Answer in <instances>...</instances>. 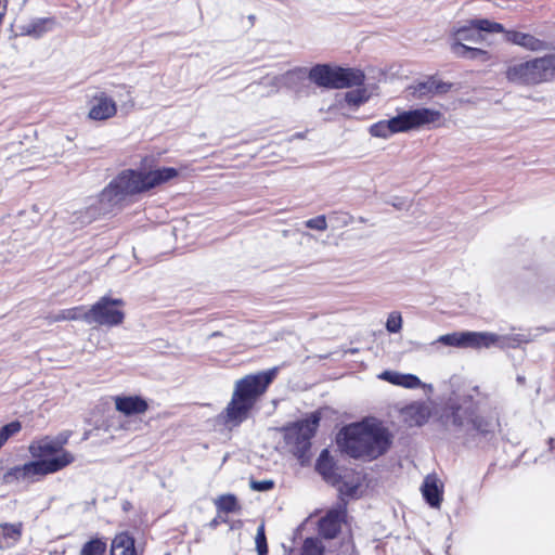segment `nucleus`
Instances as JSON below:
<instances>
[{"mask_svg": "<svg viewBox=\"0 0 555 555\" xmlns=\"http://www.w3.org/2000/svg\"><path fill=\"white\" fill-rule=\"evenodd\" d=\"M105 550L106 544L99 539H94L83 545L80 555H103Z\"/></svg>", "mask_w": 555, "mask_h": 555, "instance_id": "obj_31", "label": "nucleus"}, {"mask_svg": "<svg viewBox=\"0 0 555 555\" xmlns=\"http://www.w3.org/2000/svg\"><path fill=\"white\" fill-rule=\"evenodd\" d=\"M255 543H256V551H257L258 555H267L268 554V544H267V538H266L263 522L257 528Z\"/></svg>", "mask_w": 555, "mask_h": 555, "instance_id": "obj_34", "label": "nucleus"}, {"mask_svg": "<svg viewBox=\"0 0 555 555\" xmlns=\"http://www.w3.org/2000/svg\"><path fill=\"white\" fill-rule=\"evenodd\" d=\"M505 36L507 41L530 51H543L548 48L547 42L540 40L530 34L511 30L506 31Z\"/></svg>", "mask_w": 555, "mask_h": 555, "instance_id": "obj_20", "label": "nucleus"}, {"mask_svg": "<svg viewBox=\"0 0 555 555\" xmlns=\"http://www.w3.org/2000/svg\"><path fill=\"white\" fill-rule=\"evenodd\" d=\"M0 548H7L16 543L22 534V524H4L1 526Z\"/></svg>", "mask_w": 555, "mask_h": 555, "instance_id": "obj_25", "label": "nucleus"}, {"mask_svg": "<svg viewBox=\"0 0 555 555\" xmlns=\"http://www.w3.org/2000/svg\"><path fill=\"white\" fill-rule=\"evenodd\" d=\"M111 555H135L134 540L127 532H121L112 542Z\"/></svg>", "mask_w": 555, "mask_h": 555, "instance_id": "obj_23", "label": "nucleus"}, {"mask_svg": "<svg viewBox=\"0 0 555 555\" xmlns=\"http://www.w3.org/2000/svg\"><path fill=\"white\" fill-rule=\"evenodd\" d=\"M114 400L116 410L127 416L143 414L149 409L147 402L139 396H117Z\"/></svg>", "mask_w": 555, "mask_h": 555, "instance_id": "obj_16", "label": "nucleus"}, {"mask_svg": "<svg viewBox=\"0 0 555 555\" xmlns=\"http://www.w3.org/2000/svg\"><path fill=\"white\" fill-rule=\"evenodd\" d=\"M451 51L454 55H456L459 57L470 59V60L480 59L482 61L488 60L487 51L479 49V48L468 47L459 41H453L451 43Z\"/></svg>", "mask_w": 555, "mask_h": 555, "instance_id": "obj_24", "label": "nucleus"}, {"mask_svg": "<svg viewBox=\"0 0 555 555\" xmlns=\"http://www.w3.org/2000/svg\"><path fill=\"white\" fill-rule=\"evenodd\" d=\"M317 469L322 474L325 478H328L332 472V461L328 456V451L323 450L317 461Z\"/></svg>", "mask_w": 555, "mask_h": 555, "instance_id": "obj_33", "label": "nucleus"}, {"mask_svg": "<svg viewBox=\"0 0 555 555\" xmlns=\"http://www.w3.org/2000/svg\"><path fill=\"white\" fill-rule=\"evenodd\" d=\"M249 487L254 491L264 492V491H269V490L273 489L274 482H273V480H270V479L250 480Z\"/></svg>", "mask_w": 555, "mask_h": 555, "instance_id": "obj_38", "label": "nucleus"}, {"mask_svg": "<svg viewBox=\"0 0 555 555\" xmlns=\"http://www.w3.org/2000/svg\"><path fill=\"white\" fill-rule=\"evenodd\" d=\"M50 320L51 322L82 320L86 323H88L87 308L83 306H79L69 309H63L59 311L56 314L50 317Z\"/></svg>", "mask_w": 555, "mask_h": 555, "instance_id": "obj_26", "label": "nucleus"}, {"mask_svg": "<svg viewBox=\"0 0 555 555\" xmlns=\"http://www.w3.org/2000/svg\"><path fill=\"white\" fill-rule=\"evenodd\" d=\"M276 373L278 369L273 367L236 380L231 400L221 414L223 423L227 426L236 427L245 422Z\"/></svg>", "mask_w": 555, "mask_h": 555, "instance_id": "obj_2", "label": "nucleus"}, {"mask_svg": "<svg viewBox=\"0 0 555 555\" xmlns=\"http://www.w3.org/2000/svg\"><path fill=\"white\" fill-rule=\"evenodd\" d=\"M379 378L383 380H387L392 385L402 386L409 389L418 388L422 385L421 379L416 375L402 374L395 371H384L379 375Z\"/></svg>", "mask_w": 555, "mask_h": 555, "instance_id": "obj_22", "label": "nucleus"}, {"mask_svg": "<svg viewBox=\"0 0 555 555\" xmlns=\"http://www.w3.org/2000/svg\"><path fill=\"white\" fill-rule=\"evenodd\" d=\"M482 31L503 33L504 27L500 23L491 22L486 18L469 20L465 25L453 28V41L479 43L483 40Z\"/></svg>", "mask_w": 555, "mask_h": 555, "instance_id": "obj_9", "label": "nucleus"}, {"mask_svg": "<svg viewBox=\"0 0 555 555\" xmlns=\"http://www.w3.org/2000/svg\"><path fill=\"white\" fill-rule=\"evenodd\" d=\"M369 99L370 94L367 93V90L363 88L349 91L345 94L346 103L356 107H359L360 105L366 103Z\"/></svg>", "mask_w": 555, "mask_h": 555, "instance_id": "obj_28", "label": "nucleus"}, {"mask_svg": "<svg viewBox=\"0 0 555 555\" xmlns=\"http://www.w3.org/2000/svg\"><path fill=\"white\" fill-rule=\"evenodd\" d=\"M177 175V169L171 167L159 168L150 172L125 170L103 190L102 201L117 203L126 195L153 189L173 179Z\"/></svg>", "mask_w": 555, "mask_h": 555, "instance_id": "obj_3", "label": "nucleus"}, {"mask_svg": "<svg viewBox=\"0 0 555 555\" xmlns=\"http://www.w3.org/2000/svg\"><path fill=\"white\" fill-rule=\"evenodd\" d=\"M421 490L425 501L431 507H440L442 501V485L436 475L426 476Z\"/></svg>", "mask_w": 555, "mask_h": 555, "instance_id": "obj_18", "label": "nucleus"}, {"mask_svg": "<svg viewBox=\"0 0 555 555\" xmlns=\"http://www.w3.org/2000/svg\"><path fill=\"white\" fill-rule=\"evenodd\" d=\"M511 340L517 344L521 341L516 337H502L489 332H463V348H489L493 345H500L501 347L505 345L516 346L509 343Z\"/></svg>", "mask_w": 555, "mask_h": 555, "instance_id": "obj_11", "label": "nucleus"}, {"mask_svg": "<svg viewBox=\"0 0 555 555\" xmlns=\"http://www.w3.org/2000/svg\"><path fill=\"white\" fill-rule=\"evenodd\" d=\"M75 461V456L70 452H64L51 460H37L25 463L24 465L14 466L7 470L2 476V482L5 485L15 481H35L38 478L56 473L68 466Z\"/></svg>", "mask_w": 555, "mask_h": 555, "instance_id": "obj_6", "label": "nucleus"}, {"mask_svg": "<svg viewBox=\"0 0 555 555\" xmlns=\"http://www.w3.org/2000/svg\"><path fill=\"white\" fill-rule=\"evenodd\" d=\"M441 344L449 347L463 348V332H453L439 336L433 345Z\"/></svg>", "mask_w": 555, "mask_h": 555, "instance_id": "obj_29", "label": "nucleus"}, {"mask_svg": "<svg viewBox=\"0 0 555 555\" xmlns=\"http://www.w3.org/2000/svg\"><path fill=\"white\" fill-rule=\"evenodd\" d=\"M506 79L519 86H535L555 77V53L529 61H514L507 64Z\"/></svg>", "mask_w": 555, "mask_h": 555, "instance_id": "obj_5", "label": "nucleus"}, {"mask_svg": "<svg viewBox=\"0 0 555 555\" xmlns=\"http://www.w3.org/2000/svg\"><path fill=\"white\" fill-rule=\"evenodd\" d=\"M117 113L116 102L104 92L92 96L88 116L92 120H107Z\"/></svg>", "mask_w": 555, "mask_h": 555, "instance_id": "obj_13", "label": "nucleus"}, {"mask_svg": "<svg viewBox=\"0 0 555 555\" xmlns=\"http://www.w3.org/2000/svg\"><path fill=\"white\" fill-rule=\"evenodd\" d=\"M338 66L318 64L309 70V79L318 87L337 89Z\"/></svg>", "mask_w": 555, "mask_h": 555, "instance_id": "obj_14", "label": "nucleus"}, {"mask_svg": "<svg viewBox=\"0 0 555 555\" xmlns=\"http://www.w3.org/2000/svg\"><path fill=\"white\" fill-rule=\"evenodd\" d=\"M218 513H234L241 509L237 499L234 494H222L214 501Z\"/></svg>", "mask_w": 555, "mask_h": 555, "instance_id": "obj_27", "label": "nucleus"}, {"mask_svg": "<svg viewBox=\"0 0 555 555\" xmlns=\"http://www.w3.org/2000/svg\"><path fill=\"white\" fill-rule=\"evenodd\" d=\"M122 306L121 299L101 297L94 305L87 308L88 324L108 327L121 324L125 319V313L120 309Z\"/></svg>", "mask_w": 555, "mask_h": 555, "instance_id": "obj_8", "label": "nucleus"}, {"mask_svg": "<svg viewBox=\"0 0 555 555\" xmlns=\"http://www.w3.org/2000/svg\"><path fill=\"white\" fill-rule=\"evenodd\" d=\"M386 328L389 333H398L402 328V317L399 312H391L386 322Z\"/></svg>", "mask_w": 555, "mask_h": 555, "instance_id": "obj_35", "label": "nucleus"}, {"mask_svg": "<svg viewBox=\"0 0 555 555\" xmlns=\"http://www.w3.org/2000/svg\"><path fill=\"white\" fill-rule=\"evenodd\" d=\"M319 413H311L307 418L289 424L284 428V440L298 459H304L311 447V439L319 427Z\"/></svg>", "mask_w": 555, "mask_h": 555, "instance_id": "obj_7", "label": "nucleus"}, {"mask_svg": "<svg viewBox=\"0 0 555 555\" xmlns=\"http://www.w3.org/2000/svg\"><path fill=\"white\" fill-rule=\"evenodd\" d=\"M337 89H349L361 87L365 81V74L356 67L338 66Z\"/></svg>", "mask_w": 555, "mask_h": 555, "instance_id": "obj_19", "label": "nucleus"}, {"mask_svg": "<svg viewBox=\"0 0 555 555\" xmlns=\"http://www.w3.org/2000/svg\"><path fill=\"white\" fill-rule=\"evenodd\" d=\"M324 545L317 538H307L304 541L300 555H323Z\"/></svg>", "mask_w": 555, "mask_h": 555, "instance_id": "obj_30", "label": "nucleus"}, {"mask_svg": "<svg viewBox=\"0 0 555 555\" xmlns=\"http://www.w3.org/2000/svg\"><path fill=\"white\" fill-rule=\"evenodd\" d=\"M451 417L454 426L467 431L475 430L482 435L493 433L499 425L498 421L477 416L473 411L462 406L455 408Z\"/></svg>", "mask_w": 555, "mask_h": 555, "instance_id": "obj_10", "label": "nucleus"}, {"mask_svg": "<svg viewBox=\"0 0 555 555\" xmlns=\"http://www.w3.org/2000/svg\"><path fill=\"white\" fill-rule=\"evenodd\" d=\"M330 222L335 228H343L348 225L352 217L345 212H334L328 216Z\"/></svg>", "mask_w": 555, "mask_h": 555, "instance_id": "obj_36", "label": "nucleus"}, {"mask_svg": "<svg viewBox=\"0 0 555 555\" xmlns=\"http://www.w3.org/2000/svg\"><path fill=\"white\" fill-rule=\"evenodd\" d=\"M391 443L389 433L375 421L346 426L337 435V444L354 459L375 460L387 452Z\"/></svg>", "mask_w": 555, "mask_h": 555, "instance_id": "obj_1", "label": "nucleus"}, {"mask_svg": "<svg viewBox=\"0 0 555 555\" xmlns=\"http://www.w3.org/2000/svg\"><path fill=\"white\" fill-rule=\"evenodd\" d=\"M22 429L20 422H11L0 428V448L8 441L10 437L17 434Z\"/></svg>", "mask_w": 555, "mask_h": 555, "instance_id": "obj_32", "label": "nucleus"}, {"mask_svg": "<svg viewBox=\"0 0 555 555\" xmlns=\"http://www.w3.org/2000/svg\"><path fill=\"white\" fill-rule=\"evenodd\" d=\"M221 522H228V518L221 517L220 513H218V515L209 521L208 527L216 529Z\"/></svg>", "mask_w": 555, "mask_h": 555, "instance_id": "obj_39", "label": "nucleus"}, {"mask_svg": "<svg viewBox=\"0 0 555 555\" xmlns=\"http://www.w3.org/2000/svg\"><path fill=\"white\" fill-rule=\"evenodd\" d=\"M346 507L339 505L330 509L325 516L319 520V532L325 539H334L341 529V524L346 518Z\"/></svg>", "mask_w": 555, "mask_h": 555, "instance_id": "obj_12", "label": "nucleus"}, {"mask_svg": "<svg viewBox=\"0 0 555 555\" xmlns=\"http://www.w3.org/2000/svg\"><path fill=\"white\" fill-rule=\"evenodd\" d=\"M308 229L325 231L327 229V221L324 215H320L315 218L309 219L305 222Z\"/></svg>", "mask_w": 555, "mask_h": 555, "instance_id": "obj_37", "label": "nucleus"}, {"mask_svg": "<svg viewBox=\"0 0 555 555\" xmlns=\"http://www.w3.org/2000/svg\"><path fill=\"white\" fill-rule=\"evenodd\" d=\"M452 85L441 80H437L435 77H429L425 81L417 82L411 89L413 95L417 99L430 96L434 94H442L450 91Z\"/></svg>", "mask_w": 555, "mask_h": 555, "instance_id": "obj_17", "label": "nucleus"}, {"mask_svg": "<svg viewBox=\"0 0 555 555\" xmlns=\"http://www.w3.org/2000/svg\"><path fill=\"white\" fill-rule=\"evenodd\" d=\"M241 526H242V521L237 520V521L232 524L231 529L240 528Z\"/></svg>", "mask_w": 555, "mask_h": 555, "instance_id": "obj_41", "label": "nucleus"}, {"mask_svg": "<svg viewBox=\"0 0 555 555\" xmlns=\"http://www.w3.org/2000/svg\"><path fill=\"white\" fill-rule=\"evenodd\" d=\"M55 26V20L52 17L33 18L21 25V35L40 38L46 33L52 30Z\"/></svg>", "mask_w": 555, "mask_h": 555, "instance_id": "obj_21", "label": "nucleus"}, {"mask_svg": "<svg viewBox=\"0 0 555 555\" xmlns=\"http://www.w3.org/2000/svg\"><path fill=\"white\" fill-rule=\"evenodd\" d=\"M292 73L288 72L286 73L285 75H281V76H274L271 80H270V85L271 86H274L275 88H279V86L288 77L291 76Z\"/></svg>", "mask_w": 555, "mask_h": 555, "instance_id": "obj_40", "label": "nucleus"}, {"mask_svg": "<svg viewBox=\"0 0 555 555\" xmlns=\"http://www.w3.org/2000/svg\"><path fill=\"white\" fill-rule=\"evenodd\" d=\"M64 443L65 440L60 441L46 437L38 441H34L29 446V452L34 457L38 460H51L61 455L64 452H67L66 450L63 449Z\"/></svg>", "mask_w": 555, "mask_h": 555, "instance_id": "obj_15", "label": "nucleus"}, {"mask_svg": "<svg viewBox=\"0 0 555 555\" xmlns=\"http://www.w3.org/2000/svg\"><path fill=\"white\" fill-rule=\"evenodd\" d=\"M442 114L431 108H416L403 111L388 120H379L369 128V133L374 138L387 139L399 132H408L427 125L440 121Z\"/></svg>", "mask_w": 555, "mask_h": 555, "instance_id": "obj_4", "label": "nucleus"}]
</instances>
